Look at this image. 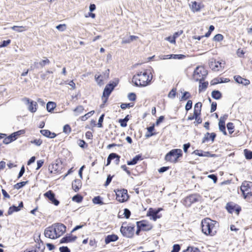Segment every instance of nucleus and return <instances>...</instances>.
I'll return each mask as SVG.
<instances>
[{
  "mask_svg": "<svg viewBox=\"0 0 252 252\" xmlns=\"http://www.w3.org/2000/svg\"><path fill=\"white\" fill-rule=\"evenodd\" d=\"M153 79L151 72L146 69L137 71L133 76L132 82L137 86L146 87L150 85Z\"/></svg>",
  "mask_w": 252,
  "mask_h": 252,
  "instance_id": "obj_1",
  "label": "nucleus"
},
{
  "mask_svg": "<svg viewBox=\"0 0 252 252\" xmlns=\"http://www.w3.org/2000/svg\"><path fill=\"white\" fill-rule=\"evenodd\" d=\"M66 226L61 223H55L47 227L44 230V235L46 237L56 239L62 235L66 232Z\"/></svg>",
  "mask_w": 252,
  "mask_h": 252,
  "instance_id": "obj_2",
  "label": "nucleus"
},
{
  "mask_svg": "<svg viewBox=\"0 0 252 252\" xmlns=\"http://www.w3.org/2000/svg\"><path fill=\"white\" fill-rule=\"evenodd\" d=\"M217 222L209 218H206L201 221L202 232L206 236H213L217 232Z\"/></svg>",
  "mask_w": 252,
  "mask_h": 252,
  "instance_id": "obj_3",
  "label": "nucleus"
},
{
  "mask_svg": "<svg viewBox=\"0 0 252 252\" xmlns=\"http://www.w3.org/2000/svg\"><path fill=\"white\" fill-rule=\"evenodd\" d=\"M183 156L181 149H173L168 152L165 156L164 160L173 164L179 162Z\"/></svg>",
  "mask_w": 252,
  "mask_h": 252,
  "instance_id": "obj_4",
  "label": "nucleus"
},
{
  "mask_svg": "<svg viewBox=\"0 0 252 252\" xmlns=\"http://www.w3.org/2000/svg\"><path fill=\"white\" fill-rule=\"evenodd\" d=\"M135 225L126 221L123 222L120 228V232L123 236L132 238L134 235Z\"/></svg>",
  "mask_w": 252,
  "mask_h": 252,
  "instance_id": "obj_5",
  "label": "nucleus"
},
{
  "mask_svg": "<svg viewBox=\"0 0 252 252\" xmlns=\"http://www.w3.org/2000/svg\"><path fill=\"white\" fill-rule=\"evenodd\" d=\"M208 74L207 70L203 66H198L194 70L193 78L196 81H202Z\"/></svg>",
  "mask_w": 252,
  "mask_h": 252,
  "instance_id": "obj_6",
  "label": "nucleus"
},
{
  "mask_svg": "<svg viewBox=\"0 0 252 252\" xmlns=\"http://www.w3.org/2000/svg\"><path fill=\"white\" fill-rule=\"evenodd\" d=\"M240 190L245 198L252 197V182L244 181L240 187Z\"/></svg>",
  "mask_w": 252,
  "mask_h": 252,
  "instance_id": "obj_7",
  "label": "nucleus"
},
{
  "mask_svg": "<svg viewBox=\"0 0 252 252\" xmlns=\"http://www.w3.org/2000/svg\"><path fill=\"white\" fill-rule=\"evenodd\" d=\"M116 193V199L121 203H123L127 201L129 198V195L127 190L125 189H116L114 190Z\"/></svg>",
  "mask_w": 252,
  "mask_h": 252,
  "instance_id": "obj_8",
  "label": "nucleus"
},
{
  "mask_svg": "<svg viewBox=\"0 0 252 252\" xmlns=\"http://www.w3.org/2000/svg\"><path fill=\"white\" fill-rule=\"evenodd\" d=\"M225 208L229 214H233L234 213L237 216H239L242 210L241 206L233 202L227 203Z\"/></svg>",
  "mask_w": 252,
  "mask_h": 252,
  "instance_id": "obj_9",
  "label": "nucleus"
},
{
  "mask_svg": "<svg viewBox=\"0 0 252 252\" xmlns=\"http://www.w3.org/2000/svg\"><path fill=\"white\" fill-rule=\"evenodd\" d=\"M200 197V195L198 194H191L185 197L184 203L185 206L189 207L192 204L198 202Z\"/></svg>",
  "mask_w": 252,
  "mask_h": 252,
  "instance_id": "obj_10",
  "label": "nucleus"
},
{
  "mask_svg": "<svg viewBox=\"0 0 252 252\" xmlns=\"http://www.w3.org/2000/svg\"><path fill=\"white\" fill-rule=\"evenodd\" d=\"M23 101L26 102L27 104L28 105V109L29 111L32 113H35L37 111L38 104L36 101L31 100L27 97H24Z\"/></svg>",
  "mask_w": 252,
  "mask_h": 252,
  "instance_id": "obj_11",
  "label": "nucleus"
},
{
  "mask_svg": "<svg viewBox=\"0 0 252 252\" xmlns=\"http://www.w3.org/2000/svg\"><path fill=\"white\" fill-rule=\"evenodd\" d=\"M114 87L115 86L113 85V84H108L105 86L104 90L103 91V96L102 98V99L103 100L104 104L107 102L108 98L110 94H111V92L113 90Z\"/></svg>",
  "mask_w": 252,
  "mask_h": 252,
  "instance_id": "obj_12",
  "label": "nucleus"
},
{
  "mask_svg": "<svg viewBox=\"0 0 252 252\" xmlns=\"http://www.w3.org/2000/svg\"><path fill=\"white\" fill-rule=\"evenodd\" d=\"M136 225L142 229V231H148L153 229V226L146 220H142L136 222Z\"/></svg>",
  "mask_w": 252,
  "mask_h": 252,
  "instance_id": "obj_13",
  "label": "nucleus"
},
{
  "mask_svg": "<svg viewBox=\"0 0 252 252\" xmlns=\"http://www.w3.org/2000/svg\"><path fill=\"white\" fill-rule=\"evenodd\" d=\"M44 196L45 198L48 199L55 206H58L60 204L59 201L55 198V194L52 190H50L47 191L44 194Z\"/></svg>",
  "mask_w": 252,
  "mask_h": 252,
  "instance_id": "obj_14",
  "label": "nucleus"
},
{
  "mask_svg": "<svg viewBox=\"0 0 252 252\" xmlns=\"http://www.w3.org/2000/svg\"><path fill=\"white\" fill-rule=\"evenodd\" d=\"M77 238L76 236L71 233L67 234L60 240V243H68L75 242Z\"/></svg>",
  "mask_w": 252,
  "mask_h": 252,
  "instance_id": "obj_15",
  "label": "nucleus"
},
{
  "mask_svg": "<svg viewBox=\"0 0 252 252\" xmlns=\"http://www.w3.org/2000/svg\"><path fill=\"white\" fill-rule=\"evenodd\" d=\"M234 80L237 83L242 84L244 86H248L251 83L249 79L243 78L239 75H235L234 76Z\"/></svg>",
  "mask_w": 252,
  "mask_h": 252,
  "instance_id": "obj_16",
  "label": "nucleus"
},
{
  "mask_svg": "<svg viewBox=\"0 0 252 252\" xmlns=\"http://www.w3.org/2000/svg\"><path fill=\"white\" fill-rule=\"evenodd\" d=\"M190 8L193 12L200 11V10L204 7V5L202 3H198L196 1H191L189 4Z\"/></svg>",
  "mask_w": 252,
  "mask_h": 252,
  "instance_id": "obj_17",
  "label": "nucleus"
},
{
  "mask_svg": "<svg viewBox=\"0 0 252 252\" xmlns=\"http://www.w3.org/2000/svg\"><path fill=\"white\" fill-rule=\"evenodd\" d=\"M94 77L98 85L101 86L104 84V81L109 78V72L103 75H95Z\"/></svg>",
  "mask_w": 252,
  "mask_h": 252,
  "instance_id": "obj_18",
  "label": "nucleus"
},
{
  "mask_svg": "<svg viewBox=\"0 0 252 252\" xmlns=\"http://www.w3.org/2000/svg\"><path fill=\"white\" fill-rule=\"evenodd\" d=\"M209 66L211 69L214 71H219L222 69L221 63L216 60L212 61Z\"/></svg>",
  "mask_w": 252,
  "mask_h": 252,
  "instance_id": "obj_19",
  "label": "nucleus"
},
{
  "mask_svg": "<svg viewBox=\"0 0 252 252\" xmlns=\"http://www.w3.org/2000/svg\"><path fill=\"white\" fill-rule=\"evenodd\" d=\"M147 215L148 216L152 217V220L154 221L157 220V219H159L161 217V214H158V213L156 210H154L152 208L149 209Z\"/></svg>",
  "mask_w": 252,
  "mask_h": 252,
  "instance_id": "obj_20",
  "label": "nucleus"
},
{
  "mask_svg": "<svg viewBox=\"0 0 252 252\" xmlns=\"http://www.w3.org/2000/svg\"><path fill=\"white\" fill-rule=\"evenodd\" d=\"M216 137V134L214 132L209 133L207 132L205 135L204 137L202 138V143H205L207 142L209 140H211L212 142H213L215 140V139Z\"/></svg>",
  "mask_w": 252,
  "mask_h": 252,
  "instance_id": "obj_21",
  "label": "nucleus"
},
{
  "mask_svg": "<svg viewBox=\"0 0 252 252\" xmlns=\"http://www.w3.org/2000/svg\"><path fill=\"white\" fill-rule=\"evenodd\" d=\"M23 207V203L22 201H21L19 203L18 206H15L14 205H13V206L10 207L7 211V215H10L12 214H13L14 212H18Z\"/></svg>",
  "mask_w": 252,
  "mask_h": 252,
  "instance_id": "obj_22",
  "label": "nucleus"
},
{
  "mask_svg": "<svg viewBox=\"0 0 252 252\" xmlns=\"http://www.w3.org/2000/svg\"><path fill=\"white\" fill-rule=\"evenodd\" d=\"M193 153L195 155L198 156L199 157H216L215 154H211L209 152H203L202 151L199 150H196L194 151Z\"/></svg>",
  "mask_w": 252,
  "mask_h": 252,
  "instance_id": "obj_23",
  "label": "nucleus"
},
{
  "mask_svg": "<svg viewBox=\"0 0 252 252\" xmlns=\"http://www.w3.org/2000/svg\"><path fill=\"white\" fill-rule=\"evenodd\" d=\"M155 124H153L152 126L148 127L147 128V132L145 134V137L148 138L153 135H155L157 134V132H154L155 131Z\"/></svg>",
  "mask_w": 252,
  "mask_h": 252,
  "instance_id": "obj_24",
  "label": "nucleus"
},
{
  "mask_svg": "<svg viewBox=\"0 0 252 252\" xmlns=\"http://www.w3.org/2000/svg\"><path fill=\"white\" fill-rule=\"evenodd\" d=\"M81 187L82 182L80 180L75 179L73 181L72 183V188L75 192L78 191Z\"/></svg>",
  "mask_w": 252,
  "mask_h": 252,
  "instance_id": "obj_25",
  "label": "nucleus"
},
{
  "mask_svg": "<svg viewBox=\"0 0 252 252\" xmlns=\"http://www.w3.org/2000/svg\"><path fill=\"white\" fill-rule=\"evenodd\" d=\"M143 160V158L141 155L135 156L131 160L127 161L128 165H133L137 163L138 161Z\"/></svg>",
  "mask_w": 252,
  "mask_h": 252,
  "instance_id": "obj_26",
  "label": "nucleus"
},
{
  "mask_svg": "<svg viewBox=\"0 0 252 252\" xmlns=\"http://www.w3.org/2000/svg\"><path fill=\"white\" fill-rule=\"evenodd\" d=\"M119 239V237L116 234L107 235L105 238V243L108 244L112 242H115Z\"/></svg>",
  "mask_w": 252,
  "mask_h": 252,
  "instance_id": "obj_27",
  "label": "nucleus"
},
{
  "mask_svg": "<svg viewBox=\"0 0 252 252\" xmlns=\"http://www.w3.org/2000/svg\"><path fill=\"white\" fill-rule=\"evenodd\" d=\"M49 170L51 173L57 174L60 172L59 165L58 163H52L49 166Z\"/></svg>",
  "mask_w": 252,
  "mask_h": 252,
  "instance_id": "obj_28",
  "label": "nucleus"
},
{
  "mask_svg": "<svg viewBox=\"0 0 252 252\" xmlns=\"http://www.w3.org/2000/svg\"><path fill=\"white\" fill-rule=\"evenodd\" d=\"M40 133L43 136L50 138H53L57 136V134L55 133L51 132L48 129L41 130Z\"/></svg>",
  "mask_w": 252,
  "mask_h": 252,
  "instance_id": "obj_29",
  "label": "nucleus"
},
{
  "mask_svg": "<svg viewBox=\"0 0 252 252\" xmlns=\"http://www.w3.org/2000/svg\"><path fill=\"white\" fill-rule=\"evenodd\" d=\"M202 103L200 102L196 103L194 107L193 112L195 114H201Z\"/></svg>",
  "mask_w": 252,
  "mask_h": 252,
  "instance_id": "obj_30",
  "label": "nucleus"
},
{
  "mask_svg": "<svg viewBox=\"0 0 252 252\" xmlns=\"http://www.w3.org/2000/svg\"><path fill=\"white\" fill-rule=\"evenodd\" d=\"M212 96L215 99H220L222 97V94L219 91L214 90L212 92Z\"/></svg>",
  "mask_w": 252,
  "mask_h": 252,
  "instance_id": "obj_31",
  "label": "nucleus"
},
{
  "mask_svg": "<svg viewBox=\"0 0 252 252\" xmlns=\"http://www.w3.org/2000/svg\"><path fill=\"white\" fill-rule=\"evenodd\" d=\"M11 29L14 31L20 32L27 30L28 28L26 26H14L11 27Z\"/></svg>",
  "mask_w": 252,
  "mask_h": 252,
  "instance_id": "obj_32",
  "label": "nucleus"
},
{
  "mask_svg": "<svg viewBox=\"0 0 252 252\" xmlns=\"http://www.w3.org/2000/svg\"><path fill=\"white\" fill-rule=\"evenodd\" d=\"M121 169L126 172V173L129 176H131L132 175L134 176H136L137 174L135 173H132L131 171L129 170V168L126 166V165L124 164L121 165Z\"/></svg>",
  "mask_w": 252,
  "mask_h": 252,
  "instance_id": "obj_33",
  "label": "nucleus"
},
{
  "mask_svg": "<svg viewBox=\"0 0 252 252\" xmlns=\"http://www.w3.org/2000/svg\"><path fill=\"white\" fill-rule=\"evenodd\" d=\"M26 131L24 129H22L18 130L16 132H15L13 133H12V135L14 138V139L15 140H16L20 135H23L25 133Z\"/></svg>",
  "mask_w": 252,
  "mask_h": 252,
  "instance_id": "obj_34",
  "label": "nucleus"
},
{
  "mask_svg": "<svg viewBox=\"0 0 252 252\" xmlns=\"http://www.w3.org/2000/svg\"><path fill=\"white\" fill-rule=\"evenodd\" d=\"M199 92H201L203 91H204L208 86V82H203L199 81Z\"/></svg>",
  "mask_w": 252,
  "mask_h": 252,
  "instance_id": "obj_35",
  "label": "nucleus"
},
{
  "mask_svg": "<svg viewBox=\"0 0 252 252\" xmlns=\"http://www.w3.org/2000/svg\"><path fill=\"white\" fill-rule=\"evenodd\" d=\"M14 141H15V140L14 139L11 134L10 135L7 137L5 136L4 138H3V143L5 144H8Z\"/></svg>",
  "mask_w": 252,
  "mask_h": 252,
  "instance_id": "obj_36",
  "label": "nucleus"
},
{
  "mask_svg": "<svg viewBox=\"0 0 252 252\" xmlns=\"http://www.w3.org/2000/svg\"><path fill=\"white\" fill-rule=\"evenodd\" d=\"M56 104L53 102H49L47 104V110L49 112H52L56 107Z\"/></svg>",
  "mask_w": 252,
  "mask_h": 252,
  "instance_id": "obj_37",
  "label": "nucleus"
},
{
  "mask_svg": "<svg viewBox=\"0 0 252 252\" xmlns=\"http://www.w3.org/2000/svg\"><path fill=\"white\" fill-rule=\"evenodd\" d=\"M245 157L247 159H252V151L246 149L244 150Z\"/></svg>",
  "mask_w": 252,
  "mask_h": 252,
  "instance_id": "obj_38",
  "label": "nucleus"
},
{
  "mask_svg": "<svg viewBox=\"0 0 252 252\" xmlns=\"http://www.w3.org/2000/svg\"><path fill=\"white\" fill-rule=\"evenodd\" d=\"M183 252H201L200 250L192 246L188 247Z\"/></svg>",
  "mask_w": 252,
  "mask_h": 252,
  "instance_id": "obj_39",
  "label": "nucleus"
},
{
  "mask_svg": "<svg viewBox=\"0 0 252 252\" xmlns=\"http://www.w3.org/2000/svg\"><path fill=\"white\" fill-rule=\"evenodd\" d=\"M83 199V197L81 195L79 194L74 195L72 198V201L76 202L77 203L81 202Z\"/></svg>",
  "mask_w": 252,
  "mask_h": 252,
  "instance_id": "obj_40",
  "label": "nucleus"
},
{
  "mask_svg": "<svg viewBox=\"0 0 252 252\" xmlns=\"http://www.w3.org/2000/svg\"><path fill=\"white\" fill-rule=\"evenodd\" d=\"M227 128L228 130V132L230 134H232L234 132V129L235 128L234 124L231 122H229L227 123Z\"/></svg>",
  "mask_w": 252,
  "mask_h": 252,
  "instance_id": "obj_41",
  "label": "nucleus"
},
{
  "mask_svg": "<svg viewBox=\"0 0 252 252\" xmlns=\"http://www.w3.org/2000/svg\"><path fill=\"white\" fill-rule=\"evenodd\" d=\"M28 183V181H23L18 183L14 185V188L17 189H20L25 186L26 184H27Z\"/></svg>",
  "mask_w": 252,
  "mask_h": 252,
  "instance_id": "obj_42",
  "label": "nucleus"
},
{
  "mask_svg": "<svg viewBox=\"0 0 252 252\" xmlns=\"http://www.w3.org/2000/svg\"><path fill=\"white\" fill-rule=\"evenodd\" d=\"M93 202L95 204L103 205L104 203L101 200V198L100 196L94 197L93 199Z\"/></svg>",
  "mask_w": 252,
  "mask_h": 252,
  "instance_id": "obj_43",
  "label": "nucleus"
},
{
  "mask_svg": "<svg viewBox=\"0 0 252 252\" xmlns=\"http://www.w3.org/2000/svg\"><path fill=\"white\" fill-rule=\"evenodd\" d=\"M200 116L201 114H195V122H194V124L195 126H197L202 123V119Z\"/></svg>",
  "mask_w": 252,
  "mask_h": 252,
  "instance_id": "obj_44",
  "label": "nucleus"
},
{
  "mask_svg": "<svg viewBox=\"0 0 252 252\" xmlns=\"http://www.w3.org/2000/svg\"><path fill=\"white\" fill-rule=\"evenodd\" d=\"M224 36L221 34H217L213 37V40L217 42H220L223 40Z\"/></svg>",
  "mask_w": 252,
  "mask_h": 252,
  "instance_id": "obj_45",
  "label": "nucleus"
},
{
  "mask_svg": "<svg viewBox=\"0 0 252 252\" xmlns=\"http://www.w3.org/2000/svg\"><path fill=\"white\" fill-rule=\"evenodd\" d=\"M134 105V102H130V103H122L121 105V108L122 109H126L127 108H130V107H133Z\"/></svg>",
  "mask_w": 252,
  "mask_h": 252,
  "instance_id": "obj_46",
  "label": "nucleus"
},
{
  "mask_svg": "<svg viewBox=\"0 0 252 252\" xmlns=\"http://www.w3.org/2000/svg\"><path fill=\"white\" fill-rule=\"evenodd\" d=\"M177 93V89L173 88L168 94V97L170 98H174L175 97Z\"/></svg>",
  "mask_w": 252,
  "mask_h": 252,
  "instance_id": "obj_47",
  "label": "nucleus"
},
{
  "mask_svg": "<svg viewBox=\"0 0 252 252\" xmlns=\"http://www.w3.org/2000/svg\"><path fill=\"white\" fill-rule=\"evenodd\" d=\"M191 97V94L189 92H185L181 98V101L186 100Z\"/></svg>",
  "mask_w": 252,
  "mask_h": 252,
  "instance_id": "obj_48",
  "label": "nucleus"
},
{
  "mask_svg": "<svg viewBox=\"0 0 252 252\" xmlns=\"http://www.w3.org/2000/svg\"><path fill=\"white\" fill-rule=\"evenodd\" d=\"M84 110V107L82 105L77 106L74 110V112L76 113V115L82 113Z\"/></svg>",
  "mask_w": 252,
  "mask_h": 252,
  "instance_id": "obj_49",
  "label": "nucleus"
},
{
  "mask_svg": "<svg viewBox=\"0 0 252 252\" xmlns=\"http://www.w3.org/2000/svg\"><path fill=\"white\" fill-rule=\"evenodd\" d=\"M94 111H92L86 114L85 115L82 116L80 117V120L82 121H85L87 120L90 117V116H91L90 115H92L93 114H94Z\"/></svg>",
  "mask_w": 252,
  "mask_h": 252,
  "instance_id": "obj_50",
  "label": "nucleus"
},
{
  "mask_svg": "<svg viewBox=\"0 0 252 252\" xmlns=\"http://www.w3.org/2000/svg\"><path fill=\"white\" fill-rule=\"evenodd\" d=\"M78 145L82 148H87L88 146V144L84 140L79 139L78 141Z\"/></svg>",
  "mask_w": 252,
  "mask_h": 252,
  "instance_id": "obj_51",
  "label": "nucleus"
},
{
  "mask_svg": "<svg viewBox=\"0 0 252 252\" xmlns=\"http://www.w3.org/2000/svg\"><path fill=\"white\" fill-rule=\"evenodd\" d=\"M63 131L66 134L70 133L71 132L70 126L68 124L64 125L63 128Z\"/></svg>",
  "mask_w": 252,
  "mask_h": 252,
  "instance_id": "obj_52",
  "label": "nucleus"
},
{
  "mask_svg": "<svg viewBox=\"0 0 252 252\" xmlns=\"http://www.w3.org/2000/svg\"><path fill=\"white\" fill-rule=\"evenodd\" d=\"M127 97L128 99L130 101H135L136 99V94L134 93H129Z\"/></svg>",
  "mask_w": 252,
  "mask_h": 252,
  "instance_id": "obj_53",
  "label": "nucleus"
},
{
  "mask_svg": "<svg viewBox=\"0 0 252 252\" xmlns=\"http://www.w3.org/2000/svg\"><path fill=\"white\" fill-rule=\"evenodd\" d=\"M112 154H113V159H115L116 164H119L120 161L121 157L116 153H112Z\"/></svg>",
  "mask_w": 252,
  "mask_h": 252,
  "instance_id": "obj_54",
  "label": "nucleus"
},
{
  "mask_svg": "<svg viewBox=\"0 0 252 252\" xmlns=\"http://www.w3.org/2000/svg\"><path fill=\"white\" fill-rule=\"evenodd\" d=\"M186 58V56L182 54L174 55L172 54V59L175 60H182Z\"/></svg>",
  "mask_w": 252,
  "mask_h": 252,
  "instance_id": "obj_55",
  "label": "nucleus"
},
{
  "mask_svg": "<svg viewBox=\"0 0 252 252\" xmlns=\"http://www.w3.org/2000/svg\"><path fill=\"white\" fill-rule=\"evenodd\" d=\"M124 215L125 218L129 219L131 215V212L128 209L125 208L124 210Z\"/></svg>",
  "mask_w": 252,
  "mask_h": 252,
  "instance_id": "obj_56",
  "label": "nucleus"
},
{
  "mask_svg": "<svg viewBox=\"0 0 252 252\" xmlns=\"http://www.w3.org/2000/svg\"><path fill=\"white\" fill-rule=\"evenodd\" d=\"M128 121L127 117L124 119H120L119 122L121 124V126L122 127H126L127 126L126 122Z\"/></svg>",
  "mask_w": 252,
  "mask_h": 252,
  "instance_id": "obj_57",
  "label": "nucleus"
},
{
  "mask_svg": "<svg viewBox=\"0 0 252 252\" xmlns=\"http://www.w3.org/2000/svg\"><path fill=\"white\" fill-rule=\"evenodd\" d=\"M192 105V102L191 100H189L185 106V109L187 111H188L191 109Z\"/></svg>",
  "mask_w": 252,
  "mask_h": 252,
  "instance_id": "obj_58",
  "label": "nucleus"
},
{
  "mask_svg": "<svg viewBox=\"0 0 252 252\" xmlns=\"http://www.w3.org/2000/svg\"><path fill=\"white\" fill-rule=\"evenodd\" d=\"M113 177H114V175L113 176H111V175H108L107 176V178L106 181L105 183L104 184V186L107 187V186H108L110 184V183L112 181V178H113Z\"/></svg>",
  "mask_w": 252,
  "mask_h": 252,
  "instance_id": "obj_59",
  "label": "nucleus"
},
{
  "mask_svg": "<svg viewBox=\"0 0 252 252\" xmlns=\"http://www.w3.org/2000/svg\"><path fill=\"white\" fill-rule=\"evenodd\" d=\"M104 117V114H103L99 117V120H98V123H97V126L98 127H102L103 126L102 123H103Z\"/></svg>",
  "mask_w": 252,
  "mask_h": 252,
  "instance_id": "obj_60",
  "label": "nucleus"
},
{
  "mask_svg": "<svg viewBox=\"0 0 252 252\" xmlns=\"http://www.w3.org/2000/svg\"><path fill=\"white\" fill-rule=\"evenodd\" d=\"M135 170L139 171L138 173H136V174L139 175L141 173H143L144 172L145 169L144 168L141 166V165H137L135 167Z\"/></svg>",
  "mask_w": 252,
  "mask_h": 252,
  "instance_id": "obj_61",
  "label": "nucleus"
},
{
  "mask_svg": "<svg viewBox=\"0 0 252 252\" xmlns=\"http://www.w3.org/2000/svg\"><path fill=\"white\" fill-rule=\"evenodd\" d=\"M56 28L60 31H63L66 28V25L64 24H60L56 27Z\"/></svg>",
  "mask_w": 252,
  "mask_h": 252,
  "instance_id": "obj_62",
  "label": "nucleus"
},
{
  "mask_svg": "<svg viewBox=\"0 0 252 252\" xmlns=\"http://www.w3.org/2000/svg\"><path fill=\"white\" fill-rule=\"evenodd\" d=\"M180 250V246L178 244H175L173 246L171 252H179Z\"/></svg>",
  "mask_w": 252,
  "mask_h": 252,
  "instance_id": "obj_63",
  "label": "nucleus"
},
{
  "mask_svg": "<svg viewBox=\"0 0 252 252\" xmlns=\"http://www.w3.org/2000/svg\"><path fill=\"white\" fill-rule=\"evenodd\" d=\"M60 252H70V250L67 247L63 246L59 248Z\"/></svg>",
  "mask_w": 252,
  "mask_h": 252,
  "instance_id": "obj_64",
  "label": "nucleus"
}]
</instances>
